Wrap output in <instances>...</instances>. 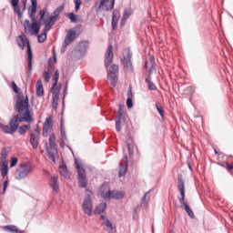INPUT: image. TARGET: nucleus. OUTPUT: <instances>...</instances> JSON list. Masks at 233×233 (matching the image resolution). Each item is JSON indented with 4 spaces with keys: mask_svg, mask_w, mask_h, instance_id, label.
<instances>
[{
    "mask_svg": "<svg viewBox=\"0 0 233 233\" xmlns=\"http://www.w3.org/2000/svg\"><path fill=\"white\" fill-rule=\"evenodd\" d=\"M12 87H13V90L15 94H17V96H23L19 93V87L17 86V84H15V82H13L12 83Z\"/></svg>",
    "mask_w": 233,
    "mask_h": 233,
    "instance_id": "41",
    "label": "nucleus"
},
{
    "mask_svg": "<svg viewBox=\"0 0 233 233\" xmlns=\"http://www.w3.org/2000/svg\"><path fill=\"white\" fill-rule=\"evenodd\" d=\"M39 141H41V136L37 134L30 135V145L33 147L34 150L37 149V147H39Z\"/></svg>",
    "mask_w": 233,
    "mask_h": 233,
    "instance_id": "19",
    "label": "nucleus"
},
{
    "mask_svg": "<svg viewBox=\"0 0 233 233\" xmlns=\"http://www.w3.org/2000/svg\"><path fill=\"white\" fill-rule=\"evenodd\" d=\"M102 198L104 199H123L125 193L123 191L108 190L102 195Z\"/></svg>",
    "mask_w": 233,
    "mask_h": 233,
    "instance_id": "11",
    "label": "nucleus"
},
{
    "mask_svg": "<svg viewBox=\"0 0 233 233\" xmlns=\"http://www.w3.org/2000/svg\"><path fill=\"white\" fill-rule=\"evenodd\" d=\"M6 157H8V151L6 150V147H3L0 153V164L8 163L6 162Z\"/></svg>",
    "mask_w": 233,
    "mask_h": 233,
    "instance_id": "29",
    "label": "nucleus"
},
{
    "mask_svg": "<svg viewBox=\"0 0 233 233\" xmlns=\"http://www.w3.org/2000/svg\"><path fill=\"white\" fill-rule=\"evenodd\" d=\"M127 108H132L134 106V102L130 96L127 99Z\"/></svg>",
    "mask_w": 233,
    "mask_h": 233,
    "instance_id": "45",
    "label": "nucleus"
},
{
    "mask_svg": "<svg viewBox=\"0 0 233 233\" xmlns=\"http://www.w3.org/2000/svg\"><path fill=\"white\" fill-rule=\"evenodd\" d=\"M16 44L21 50H25V38L23 37V35H18Z\"/></svg>",
    "mask_w": 233,
    "mask_h": 233,
    "instance_id": "31",
    "label": "nucleus"
},
{
    "mask_svg": "<svg viewBox=\"0 0 233 233\" xmlns=\"http://www.w3.org/2000/svg\"><path fill=\"white\" fill-rule=\"evenodd\" d=\"M63 10H65V4L61 5L60 6H58L54 12H53V16L56 17V19L59 17V15H61V12H63Z\"/></svg>",
    "mask_w": 233,
    "mask_h": 233,
    "instance_id": "33",
    "label": "nucleus"
},
{
    "mask_svg": "<svg viewBox=\"0 0 233 233\" xmlns=\"http://www.w3.org/2000/svg\"><path fill=\"white\" fill-rule=\"evenodd\" d=\"M56 21H57V17L52 15L51 17H49V23H53V25H56Z\"/></svg>",
    "mask_w": 233,
    "mask_h": 233,
    "instance_id": "51",
    "label": "nucleus"
},
{
    "mask_svg": "<svg viewBox=\"0 0 233 233\" xmlns=\"http://www.w3.org/2000/svg\"><path fill=\"white\" fill-rule=\"evenodd\" d=\"M75 10L76 12H78L79 8H81V5H83V1L82 0H75Z\"/></svg>",
    "mask_w": 233,
    "mask_h": 233,
    "instance_id": "42",
    "label": "nucleus"
},
{
    "mask_svg": "<svg viewBox=\"0 0 233 233\" xmlns=\"http://www.w3.org/2000/svg\"><path fill=\"white\" fill-rule=\"evenodd\" d=\"M45 149H46V152L48 154L50 152V148L48 147V142H46L45 144Z\"/></svg>",
    "mask_w": 233,
    "mask_h": 233,
    "instance_id": "57",
    "label": "nucleus"
},
{
    "mask_svg": "<svg viewBox=\"0 0 233 233\" xmlns=\"http://www.w3.org/2000/svg\"><path fill=\"white\" fill-rule=\"evenodd\" d=\"M120 16L121 15L119 14V10L117 9L113 10L112 22H111V26L113 30H116L117 28V23L119 21Z\"/></svg>",
    "mask_w": 233,
    "mask_h": 233,
    "instance_id": "20",
    "label": "nucleus"
},
{
    "mask_svg": "<svg viewBox=\"0 0 233 233\" xmlns=\"http://www.w3.org/2000/svg\"><path fill=\"white\" fill-rule=\"evenodd\" d=\"M68 19H70L71 23H77V16L75 15L74 13H69L67 15Z\"/></svg>",
    "mask_w": 233,
    "mask_h": 233,
    "instance_id": "40",
    "label": "nucleus"
},
{
    "mask_svg": "<svg viewBox=\"0 0 233 233\" xmlns=\"http://www.w3.org/2000/svg\"><path fill=\"white\" fill-rule=\"evenodd\" d=\"M48 132H50V128L43 127V133H42L43 137H48Z\"/></svg>",
    "mask_w": 233,
    "mask_h": 233,
    "instance_id": "47",
    "label": "nucleus"
},
{
    "mask_svg": "<svg viewBox=\"0 0 233 233\" xmlns=\"http://www.w3.org/2000/svg\"><path fill=\"white\" fill-rule=\"evenodd\" d=\"M66 129H65V121L64 120H61V123H60V132H63Z\"/></svg>",
    "mask_w": 233,
    "mask_h": 233,
    "instance_id": "54",
    "label": "nucleus"
},
{
    "mask_svg": "<svg viewBox=\"0 0 233 233\" xmlns=\"http://www.w3.org/2000/svg\"><path fill=\"white\" fill-rule=\"evenodd\" d=\"M53 81H54V86H57V81H59V69H56L55 71Z\"/></svg>",
    "mask_w": 233,
    "mask_h": 233,
    "instance_id": "37",
    "label": "nucleus"
},
{
    "mask_svg": "<svg viewBox=\"0 0 233 233\" xmlns=\"http://www.w3.org/2000/svg\"><path fill=\"white\" fill-rule=\"evenodd\" d=\"M60 134L64 139V141H68V137H66V130L65 131H60Z\"/></svg>",
    "mask_w": 233,
    "mask_h": 233,
    "instance_id": "50",
    "label": "nucleus"
},
{
    "mask_svg": "<svg viewBox=\"0 0 233 233\" xmlns=\"http://www.w3.org/2000/svg\"><path fill=\"white\" fill-rule=\"evenodd\" d=\"M11 5L15 14H17L18 19H21V17H23V13H21V7H19V0H11Z\"/></svg>",
    "mask_w": 233,
    "mask_h": 233,
    "instance_id": "22",
    "label": "nucleus"
},
{
    "mask_svg": "<svg viewBox=\"0 0 233 233\" xmlns=\"http://www.w3.org/2000/svg\"><path fill=\"white\" fill-rule=\"evenodd\" d=\"M82 209L89 218L94 214V203L92 202V195L87 194L82 204Z\"/></svg>",
    "mask_w": 233,
    "mask_h": 233,
    "instance_id": "9",
    "label": "nucleus"
},
{
    "mask_svg": "<svg viewBox=\"0 0 233 233\" xmlns=\"http://www.w3.org/2000/svg\"><path fill=\"white\" fill-rule=\"evenodd\" d=\"M31 134H37L38 136H41V130L39 129V126H36V127L34 129V132Z\"/></svg>",
    "mask_w": 233,
    "mask_h": 233,
    "instance_id": "52",
    "label": "nucleus"
},
{
    "mask_svg": "<svg viewBox=\"0 0 233 233\" xmlns=\"http://www.w3.org/2000/svg\"><path fill=\"white\" fill-rule=\"evenodd\" d=\"M22 4L24 5V10L26 8V1L27 0H21Z\"/></svg>",
    "mask_w": 233,
    "mask_h": 233,
    "instance_id": "60",
    "label": "nucleus"
},
{
    "mask_svg": "<svg viewBox=\"0 0 233 233\" xmlns=\"http://www.w3.org/2000/svg\"><path fill=\"white\" fill-rule=\"evenodd\" d=\"M52 70H54V66H52V58H49L47 71L44 72V79L46 83H48V81H50V73H52Z\"/></svg>",
    "mask_w": 233,
    "mask_h": 233,
    "instance_id": "23",
    "label": "nucleus"
},
{
    "mask_svg": "<svg viewBox=\"0 0 233 233\" xmlns=\"http://www.w3.org/2000/svg\"><path fill=\"white\" fill-rule=\"evenodd\" d=\"M25 127V130H30V125H24Z\"/></svg>",
    "mask_w": 233,
    "mask_h": 233,
    "instance_id": "62",
    "label": "nucleus"
},
{
    "mask_svg": "<svg viewBox=\"0 0 233 233\" xmlns=\"http://www.w3.org/2000/svg\"><path fill=\"white\" fill-rule=\"evenodd\" d=\"M226 162L220 164V167H223L224 168H227V165L225 164Z\"/></svg>",
    "mask_w": 233,
    "mask_h": 233,
    "instance_id": "63",
    "label": "nucleus"
},
{
    "mask_svg": "<svg viewBox=\"0 0 233 233\" xmlns=\"http://www.w3.org/2000/svg\"><path fill=\"white\" fill-rule=\"evenodd\" d=\"M105 210H106V203L103 202L98 204L96 208L94 209V214L96 216H99L101 214H103V212H105Z\"/></svg>",
    "mask_w": 233,
    "mask_h": 233,
    "instance_id": "26",
    "label": "nucleus"
},
{
    "mask_svg": "<svg viewBox=\"0 0 233 233\" xmlns=\"http://www.w3.org/2000/svg\"><path fill=\"white\" fill-rule=\"evenodd\" d=\"M149 61H150V63L152 65V68L156 69V66H154L156 65V62L154 61V56H151L149 58Z\"/></svg>",
    "mask_w": 233,
    "mask_h": 233,
    "instance_id": "56",
    "label": "nucleus"
},
{
    "mask_svg": "<svg viewBox=\"0 0 233 233\" xmlns=\"http://www.w3.org/2000/svg\"><path fill=\"white\" fill-rule=\"evenodd\" d=\"M75 165L78 173V177H77L78 187L80 188H86L88 185V182L86 181V171L85 170V167L79 165V162L77 161V159H75Z\"/></svg>",
    "mask_w": 233,
    "mask_h": 233,
    "instance_id": "5",
    "label": "nucleus"
},
{
    "mask_svg": "<svg viewBox=\"0 0 233 233\" xmlns=\"http://www.w3.org/2000/svg\"><path fill=\"white\" fill-rule=\"evenodd\" d=\"M49 144L52 150H55V152H57V143H56V134L52 133L49 136Z\"/></svg>",
    "mask_w": 233,
    "mask_h": 233,
    "instance_id": "28",
    "label": "nucleus"
},
{
    "mask_svg": "<svg viewBox=\"0 0 233 233\" xmlns=\"http://www.w3.org/2000/svg\"><path fill=\"white\" fill-rule=\"evenodd\" d=\"M30 172H32V164L30 162L24 163L17 168L15 177L18 181H21V179H25Z\"/></svg>",
    "mask_w": 233,
    "mask_h": 233,
    "instance_id": "6",
    "label": "nucleus"
},
{
    "mask_svg": "<svg viewBox=\"0 0 233 233\" xmlns=\"http://www.w3.org/2000/svg\"><path fill=\"white\" fill-rule=\"evenodd\" d=\"M18 133L20 134V136H23V134H26V126H18Z\"/></svg>",
    "mask_w": 233,
    "mask_h": 233,
    "instance_id": "44",
    "label": "nucleus"
},
{
    "mask_svg": "<svg viewBox=\"0 0 233 233\" xmlns=\"http://www.w3.org/2000/svg\"><path fill=\"white\" fill-rule=\"evenodd\" d=\"M44 128H52V116H48L46 118V121L44 123Z\"/></svg>",
    "mask_w": 233,
    "mask_h": 233,
    "instance_id": "35",
    "label": "nucleus"
},
{
    "mask_svg": "<svg viewBox=\"0 0 233 233\" xmlns=\"http://www.w3.org/2000/svg\"><path fill=\"white\" fill-rule=\"evenodd\" d=\"M59 172L63 177H70V174L68 173V168L66 166H62L59 168Z\"/></svg>",
    "mask_w": 233,
    "mask_h": 233,
    "instance_id": "32",
    "label": "nucleus"
},
{
    "mask_svg": "<svg viewBox=\"0 0 233 233\" xmlns=\"http://www.w3.org/2000/svg\"><path fill=\"white\" fill-rule=\"evenodd\" d=\"M214 152L216 155L219 154V152H218V150L214 149Z\"/></svg>",
    "mask_w": 233,
    "mask_h": 233,
    "instance_id": "64",
    "label": "nucleus"
},
{
    "mask_svg": "<svg viewBox=\"0 0 233 233\" xmlns=\"http://www.w3.org/2000/svg\"><path fill=\"white\" fill-rule=\"evenodd\" d=\"M225 165L228 170H233V165H230L228 162H225Z\"/></svg>",
    "mask_w": 233,
    "mask_h": 233,
    "instance_id": "55",
    "label": "nucleus"
},
{
    "mask_svg": "<svg viewBox=\"0 0 233 233\" xmlns=\"http://www.w3.org/2000/svg\"><path fill=\"white\" fill-rule=\"evenodd\" d=\"M2 228L5 232H11V233H23L24 232L23 230L17 228V226H15V225L4 226Z\"/></svg>",
    "mask_w": 233,
    "mask_h": 233,
    "instance_id": "24",
    "label": "nucleus"
},
{
    "mask_svg": "<svg viewBox=\"0 0 233 233\" xmlns=\"http://www.w3.org/2000/svg\"><path fill=\"white\" fill-rule=\"evenodd\" d=\"M15 103L14 110L16 115H14L9 121V126L0 124V128L4 134L14 136L19 128V125L25 121V123H34V113L30 111V100L28 96L16 95L15 96Z\"/></svg>",
    "mask_w": 233,
    "mask_h": 233,
    "instance_id": "1",
    "label": "nucleus"
},
{
    "mask_svg": "<svg viewBox=\"0 0 233 233\" xmlns=\"http://www.w3.org/2000/svg\"><path fill=\"white\" fill-rule=\"evenodd\" d=\"M132 14H133V11L130 8H126L124 10V14L120 22L121 26H123L125 23H127V20L130 18V15H132Z\"/></svg>",
    "mask_w": 233,
    "mask_h": 233,
    "instance_id": "25",
    "label": "nucleus"
},
{
    "mask_svg": "<svg viewBox=\"0 0 233 233\" xmlns=\"http://www.w3.org/2000/svg\"><path fill=\"white\" fill-rule=\"evenodd\" d=\"M177 183L178 190L180 192V198H178L180 204L183 205L187 216H189L191 219H194V218H196V216L194 215V211L191 210L190 207L188 206V203L185 201V181L183 180V175L178 174Z\"/></svg>",
    "mask_w": 233,
    "mask_h": 233,
    "instance_id": "3",
    "label": "nucleus"
},
{
    "mask_svg": "<svg viewBox=\"0 0 233 233\" xmlns=\"http://www.w3.org/2000/svg\"><path fill=\"white\" fill-rule=\"evenodd\" d=\"M76 37H77V32L74 29H69L66 33L65 39H64L60 53L65 54V52H66V48H68V45H72V43H74V41H76Z\"/></svg>",
    "mask_w": 233,
    "mask_h": 233,
    "instance_id": "7",
    "label": "nucleus"
},
{
    "mask_svg": "<svg viewBox=\"0 0 233 233\" xmlns=\"http://www.w3.org/2000/svg\"><path fill=\"white\" fill-rule=\"evenodd\" d=\"M46 14V12L45 10H41L39 12V15H40V23L44 22L45 27H44V32H49V30L52 29V26H54V23L51 22H47L45 19V15Z\"/></svg>",
    "mask_w": 233,
    "mask_h": 233,
    "instance_id": "17",
    "label": "nucleus"
},
{
    "mask_svg": "<svg viewBox=\"0 0 233 233\" xmlns=\"http://www.w3.org/2000/svg\"><path fill=\"white\" fill-rule=\"evenodd\" d=\"M35 12H37V0H31V13L29 14L31 17L32 24L30 20L25 19L24 22V28L25 34H31V35H37L41 30V23L37 22L35 19Z\"/></svg>",
    "mask_w": 233,
    "mask_h": 233,
    "instance_id": "2",
    "label": "nucleus"
},
{
    "mask_svg": "<svg viewBox=\"0 0 233 233\" xmlns=\"http://www.w3.org/2000/svg\"><path fill=\"white\" fill-rule=\"evenodd\" d=\"M17 157H13L11 158V163H10V168H14V167H15V165H17Z\"/></svg>",
    "mask_w": 233,
    "mask_h": 233,
    "instance_id": "46",
    "label": "nucleus"
},
{
    "mask_svg": "<svg viewBox=\"0 0 233 233\" xmlns=\"http://www.w3.org/2000/svg\"><path fill=\"white\" fill-rule=\"evenodd\" d=\"M49 187L52 188L54 194L59 192V177L57 176H52L49 179Z\"/></svg>",
    "mask_w": 233,
    "mask_h": 233,
    "instance_id": "16",
    "label": "nucleus"
},
{
    "mask_svg": "<svg viewBox=\"0 0 233 233\" xmlns=\"http://www.w3.org/2000/svg\"><path fill=\"white\" fill-rule=\"evenodd\" d=\"M88 49V41H81L75 49L76 56L79 59L85 56L86 50Z\"/></svg>",
    "mask_w": 233,
    "mask_h": 233,
    "instance_id": "10",
    "label": "nucleus"
},
{
    "mask_svg": "<svg viewBox=\"0 0 233 233\" xmlns=\"http://www.w3.org/2000/svg\"><path fill=\"white\" fill-rule=\"evenodd\" d=\"M156 108H157L159 116H161V117H163V116H164L163 106H161V104H159V103H157L156 104Z\"/></svg>",
    "mask_w": 233,
    "mask_h": 233,
    "instance_id": "39",
    "label": "nucleus"
},
{
    "mask_svg": "<svg viewBox=\"0 0 233 233\" xmlns=\"http://www.w3.org/2000/svg\"><path fill=\"white\" fill-rule=\"evenodd\" d=\"M132 53H127L126 56L123 59L124 67L127 72H133L134 66H132Z\"/></svg>",
    "mask_w": 233,
    "mask_h": 233,
    "instance_id": "15",
    "label": "nucleus"
},
{
    "mask_svg": "<svg viewBox=\"0 0 233 233\" xmlns=\"http://www.w3.org/2000/svg\"><path fill=\"white\" fill-rule=\"evenodd\" d=\"M148 89L149 90H157V86H156V85H154V82H149L148 83Z\"/></svg>",
    "mask_w": 233,
    "mask_h": 233,
    "instance_id": "48",
    "label": "nucleus"
},
{
    "mask_svg": "<svg viewBox=\"0 0 233 233\" xmlns=\"http://www.w3.org/2000/svg\"><path fill=\"white\" fill-rule=\"evenodd\" d=\"M47 156H48L49 159H51V161H53V163H56V156H54V154H52V152L49 151V153H47Z\"/></svg>",
    "mask_w": 233,
    "mask_h": 233,
    "instance_id": "49",
    "label": "nucleus"
},
{
    "mask_svg": "<svg viewBox=\"0 0 233 233\" xmlns=\"http://www.w3.org/2000/svg\"><path fill=\"white\" fill-rule=\"evenodd\" d=\"M51 93L53 94V96H56L57 97H59V94H61V86H54L53 84Z\"/></svg>",
    "mask_w": 233,
    "mask_h": 233,
    "instance_id": "34",
    "label": "nucleus"
},
{
    "mask_svg": "<svg viewBox=\"0 0 233 233\" xmlns=\"http://www.w3.org/2000/svg\"><path fill=\"white\" fill-rule=\"evenodd\" d=\"M38 43H45L46 41V32H44L41 35H38L37 36Z\"/></svg>",
    "mask_w": 233,
    "mask_h": 233,
    "instance_id": "38",
    "label": "nucleus"
},
{
    "mask_svg": "<svg viewBox=\"0 0 233 233\" xmlns=\"http://www.w3.org/2000/svg\"><path fill=\"white\" fill-rule=\"evenodd\" d=\"M100 220L104 221L102 223V225L105 228V230H106V232L108 233H115L116 230V225H114V223H112V221H110V219L106 218V217H105V215H101L100 216Z\"/></svg>",
    "mask_w": 233,
    "mask_h": 233,
    "instance_id": "12",
    "label": "nucleus"
},
{
    "mask_svg": "<svg viewBox=\"0 0 233 233\" xmlns=\"http://www.w3.org/2000/svg\"><path fill=\"white\" fill-rule=\"evenodd\" d=\"M117 76H119V66L114 64L109 67V71L107 73V79L110 81V85L114 88L116 85H117Z\"/></svg>",
    "mask_w": 233,
    "mask_h": 233,
    "instance_id": "8",
    "label": "nucleus"
},
{
    "mask_svg": "<svg viewBox=\"0 0 233 233\" xmlns=\"http://www.w3.org/2000/svg\"><path fill=\"white\" fill-rule=\"evenodd\" d=\"M27 45V68L29 72H32V59L34 57L32 54V46H30V40L26 39Z\"/></svg>",
    "mask_w": 233,
    "mask_h": 233,
    "instance_id": "18",
    "label": "nucleus"
},
{
    "mask_svg": "<svg viewBox=\"0 0 233 233\" xmlns=\"http://www.w3.org/2000/svg\"><path fill=\"white\" fill-rule=\"evenodd\" d=\"M58 101H59V96H57V95L53 96L52 106L54 110H57Z\"/></svg>",
    "mask_w": 233,
    "mask_h": 233,
    "instance_id": "36",
    "label": "nucleus"
},
{
    "mask_svg": "<svg viewBox=\"0 0 233 233\" xmlns=\"http://www.w3.org/2000/svg\"><path fill=\"white\" fill-rule=\"evenodd\" d=\"M124 122H125V118H123V110L121 109V106H119L118 116L116 121V132H121V123H124Z\"/></svg>",
    "mask_w": 233,
    "mask_h": 233,
    "instance_id": "21",
    "label": "nucleus"
},
{
    "mask_svg": "<svg viewBox=\"0 0 233 233\" xmlns=\"http://www.w3.org/2000/svg\"><path fill=\"white\" fill-rule=\"evenodd\" d=\"M114 5H116V0H98L95 4L96 13L99 12H112L114 10Z\"/></svg>",
    "mask_w": 233,
    "mask_h": 233,
    "instance_id": "4",
    "label": "nucleus"
},
{
    "mask_svg": "<svg viewBox=\"0 0 233 233\" xmlns=\"http://www.w3.org/2000/svg\"><path fill=\"white\" fill-rule=\"evenodd\" d=\"M127 170H128V157L124 156L119 163L118 177H125L127 176Z\"/></svg>",
    "mask_w": 233,
    "mask_h": 233,
    "instance_id": "13",
    "label": "nucleus"
},
{
    "mask_svg": "<svg viewBox=\"0 0 233 233\" xmlns=\"http://www.w3.org/2000/svg\"><path fill=\"white\" fill-rule=\"evenodd\" d=\"M45 95V88L43 87V83L41 80H38L36 83V96L38 97H43Z\"/></svg>",
    "mask_w": 233,
    "mask_h": 233,
    "instance_id": "27",
    "label": "nucleus"
},
{
    "mask_svg": "<svg viewBox=\"0 0 233 233\" xmlns=\"http://www.w3.org/2000/svg\"><path fill=\"white\" fill-rule=\"evenodd\" d=\"M152 81H150V76H148V78H146V83H147V85L149 84V83H151Z\"/></svg>",
    "mask_w": 233,
    "mask_h": 233,
    "instance_id": "61",
    "label": "nucleus"
},
{
    "mask_svg": "<svg viewBox=\"0 0 233 233\" xmlns=\"http://www.w3.org/2000/svg\"><path fill=\"white\" fill-rule=\"evenodd\" d=\"M148 194H150V191H147L144 197H143V202L145 203V201H147V196H148Z\"/></svg>",
    "mask_w": 233,
    "mask_h": 233,
    "instance_id": "59",
    "label": "nucleus"
},
{
    "mask_svg": "<svg viewBox=\"0 0 233 233\" xmlns=\"http://www.w3.org/2000/svg\"><path fill=\"white\" fill-rule=\"evenodd\" d=\"M0 172L2 174V177H6L8 176V163L0 164Z\"/></svg>",
    "mask_w": 233,
    "mask_h": 233,
    "instance_id": "30",
    "label": "nucleus"
},
{
    "mask_svg": "<svg viewBox=\"0 0 233 233\" xmlns=\"http://www.w3.org/2000/svg\"><path fill=\"white\" fill-rule=\"evenodd\" d=\"M8 187V180H5L4 182V188H3V194L6 192V188Z\"/></svg>",
    "mask_w": 233,
    "mask_h": 233,
    "instance_id": "53",
    "label": "nucleus"
},
{
    "mask_svg": "<svg viewBox=\"0 0 233 233\" xmlns=\"http://www.w3.org/2000/svg\"><path fill=\"white\" fill-rule=\"evenodd\" d=\"M59 146L61 147V148H65V140L64 139L60 140Z\"/></svg>",
    "mask_w": 233,
    "mask_h": 233,
    "instance_id": "58",
    "label": "nucleus"
},
{
    "mask_svg": "<svg viewBox=\"0 0 233 233\" xmlns=\"http://www.w3.org/2000/svg\"><path fill=\"white\" fill-rule=\"evenodd\" d=\"M112 50H114V46L112 45H109L105 58L106 68H108V66L112 65V61H114V52Z\"/></svg>",
    "mask_w": 233,
    "mask_h": 233,
    "instance_id": "14",
    "label": "nucleus"
},
{
    "mask_svg": "<svg viewBox=\"0 0 233 233\" xmlns=\"http://www.w3.org/2000/svg\"><path fill=\"white\" fill-rule=\"evenodd\" d=\"M127 150L129 152V156H134V144L133 143L127 144Z\"/></svg>",
    "mask_w": 233,
    "mask_h": 233,
    "instance_id": "43",
    "label": "nucleus"
}]
</instances>
